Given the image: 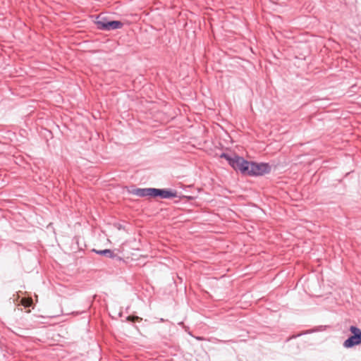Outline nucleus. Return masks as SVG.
Here are the masks:
<instances>
[{
  "instance_id": "0eeeda50",
  "label": "nucleus",
  "mask_w": 361,
  "mask_h": 361,
  "mask_svg": "<svg viewBox=\"0 0 361 361\" xmlns=\"http://www.w3.org/2000/svg\"><path fill=\"white\" fill-rule=\"evenodd\" d=\"M20 303L22 305H23L25 307H30L32 304V299L31 298H22L20 300Z\"/></svg>"
},
{
  "instance_id": "f03ea898",
  "label": "nucleus",
  "mask_w": 361,
  "mask_h": 361,
  "mask_svg": "<svg viewBox=\"0 0 361 361\" xmlns=\"http://www.w3.org/2000/svg\"><path fill=\"white\" fill-rule=\"evenodd\" d=\"M271 171V166L267 163L250 162L247 171L248 176H258L269 173Z\"/></svg>"
},
{
  "instance_id": "20e7f679",
  "label": "nucleus",
  "mask_w": 361,
  "mask_h": 361,
  "mask_svg": "<svg viewBox=\"0 0 361 361\" xmlns=\"http://www.w3.org/2000/svg\"><path fill=\"white\" fill-rule=\"evenodd\" d=\"M96 24L99 29L111 30L121 28L123 23L118 20L106 21L103 19H97Z\"/></svg>"
},
{
  "instance_id": "f257e3e1",
  "label": "nucleus",
  "mask_w": 361,
  "mask_h": 361,
  "mask_svg": "<svg viewBox=\"0 0 361 361\" xmlns=\"http://www.w3.org/2000/svg\"><path fill=\"white\" fill-rule=\"evenodd\" d=\"M221 158L226 159L228 164L235 170L247 175L249 169L250 161L245 160L243 157L238 156L231 157L226 154H222Z\"/></svg>"
},
{
  "instance_id": "6e6552de",
  "label": "nucleus",
  "mask_w": 361,
  "mask_h": 361,
  "mask_svg": "<svg viewBox=\"0 0 361 361\" xmlns=\"http://www.w3.org/2000/svg\"><path fill=\"white\" fill-rule=\"evenodd\" d=\"M128 320L132 321V322H140L142 320V319L137 316H129L128 317Z\"/></svg>"
},
{
  "instance_id": "39448f33",
  "label": "nucleus",
  "mask_w": 361,
  "mask_h": 361,
  "mask_svg": "<svg viewBox=\"0 0 361 361\" xmlns=\"http://www.w3.org/2000/svg\"><path fill=\"white\" fill-rule=\"evenodd\" d=\"M154 188H139L133 191V193L139 197H154Z\"/></svg>"
},
{
  "instance_id": "423d86ee",
  "label": "nucleus",
  "mask_w": 361,
  "mask_h": 361,
  "mask_svg": "<svg viewBox=\"0 0 361 361\" xmlns=\"http://www.w3.org/2000/svg\"><path fill=\"white\" fill-rule=\"evenodd\" d=\"M160 196L163 198H169L176 197V192L167 190H161L154 188V197Z\"/></svg>"
},
{
  "instance_id": "1a4fd4ad",
  "label": "nucleus",
  "mask_w": 361,
  "mask_h": 361,
  "mask_svg": "<svg viewBox=\"0 0 361 361\" xmlns=\"http://www.w3.org/2000/svg\"><path fill=\"white\" fill-rule=\"evenodd\" d=\"M97 252L100 255L109 254L111 257H112V252L110 250H104L97 251Z\"/></svg>"
},
{
  "instance_id": "7ed1b4c3",
  "label": "nucleus",
  "mask_w": 361,
  "mask_h": 361,
  "mask_svg": "<svg viewBox=\"0 0 361 361\" xmlns=\"http://www.w3.org/2000/svg\"><path fill=\"white\" fill-rule=\"evenodd\" d=\"M350 331L353 334V336L349 337L343 343V346L347 348L361 343V330L356 326H352L350 328Z\"/></svg>"
}]
</instances>
